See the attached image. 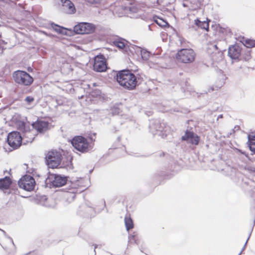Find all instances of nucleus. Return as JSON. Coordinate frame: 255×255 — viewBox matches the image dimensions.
Segmentation results:
<instances>
[{"label": "nucleus", "instance_id": "1", "mask_svg": "<svg viewBox=\"0 0 255 255\" xmlns=\"http://www.w3.org/2000/svg\"><path fill=\"white\" fill-rule=\"evenodd\" d=\"M117 82L124 89L134 90L137 84L136 77L129 70H123L117 74Z\"/></svg>", "mask_w": 255, "mask_h": 255}, {"label": "nucleus", "instance_id": "2", "mask_svg": "<svg viewBox=\"0 0 255 255\" xmlns=\"http://www.w3.org/2000/svg\"><path fill=\"white\" fill-rule=\"evenodd\" d=\"M150 132L154 135L165 137L169 133V128L159 121H152L149 125Z\"/></svg>", "mask_w": 255, "mask_h": 255}, {"label": "nucleus", "instance_id": "3", "mask_svg": "<svg viewBox=\"0 0 255 255\" xmlns=\"http://www.w3.org/2000/svg\"><path fill=\"white\" fill-rule=\"evenodd\" d=\"M14 81L18 85L29 86L33 82V77L28 73L22 70H17L12 74Z\"/></svg>", "mask_w": 255, "mask_h": 255}, {"label": "nucleus", "instance_id": "4", "mask_svg": "<svg viewBox=\"0 0 255 255\" xmlns=\"http://www.w3.org/2000/svg\"><path fill=\"white\" fill-rule=\"evenodd\" d=\"M71 144L77 150L82 153L88 152L91 149L87 139L83 136H75L71 140Z\"/></svg>", "mask_w": 255, "mask_h": 255}, {"label": "nucleus", "instance_id": "5", "mask_svg": "<svg viewBox=\"0 0 255 255\" xmlns=\"http://www.w3.org/2000/svg\"><path fill=\"white\" fill-rule=\"evenodd\" d=\"M45 158L49 168H56L60 165L62 155L60 152L56 150H51L47 153Z\"/></svg>", "mask_w": 255, "mask_h": 255}, {"label": "nucleus", "instance_id": "6", "mask_svg": "<svg viewBox=\"0 0 255 255\" xmlns=\"http://www.w3.org/2000/svg\"><path fill=\"white\" fill-rule=\"evenodd\" d=\"M196 54L192 49H181L176 55V58L179 62L183 63H191L195 58Z\"/></svg>", "mask_w": 255, "mask_h": 255}, {"label": "nucleus", "instance_id": "7", "mask_svg": "<svg viewBox=\"0 0 255 255\" xmlns=\"http://www.w3.org/2000/svg\"><path fill=\"white\" fill-rule=\"evenodd\" d=\"M36 183L34 178L29 175L23 176L18 181L20 188L28 191L34 190Z\"/></svg>", "mask_w": 255, "mask_h": 255}, {"label": "nucleus", "instance_id": "8", "mask_svg": "<svg viewBox=\"0 0 255 255\" xmlns=\"http://www.w3.org/2000/svg\"><path fill=\"white\" fill-rule=\"evenodd\" d=\"M95 30V26L94 24L81 22L77 24L74 27V31L77 34H88L93 33Z\"/></svg>", "mask_w": 255, "mask_h": 255}, {"label": "nucleus", "instance_id": "9", "mask_svg": "<svg viewBox=\"0 0 255 255\" xmlns=\"http://www.w3.org/2000/svg\"><path fill=\"white\" fill-rule=\"evenodd\" d=\"M120 14L126 13V16L133 18H137L141 17L142 11L140 7L136 4H132L129 2V4L127 5L126 11L123 9Z\"/></svg>", "mask_w": 255, "mask_h": 255}, {"label": "nucleus", "instance_id": "10", "mask_svg": "<svg viewBox=\"0 0 255 255\" xmlns=\"http://www.w3.org/2000/svg\"><path fill=\"white\" fill-rule=\"evenodd\" d=\"M22 137L19 132L12 131L7 136V142L14 149L18 147L21 144Z\"/></svg>", "mask_w": 255, "mask_h": 255}, {"label": "nucleus", "instance_id": "11", "mask_svg": "<svg viewBox=\"0 0 255 255\" xmlns=\"http://www.w3.org/2000/svg\"><path fill=\"white\" fill-rule=\"evenodd\" d=\"M94 70L97 72H103L107 69L106 61L103 56H97L94 59Z\"/></svg>", "mask_w": 255, "mask_h": 255}, {"label": "nucleus", "instance_id": "12", "mask_svg": "<svg viewBox=\"0 0 255 255\" xmlns=\"http://www.w3.org/2000/svg\"><path fill=\"white\" fill-rule=\"evenodd\" d=\"M182 140L196 145L199 143L200 137L193 131L187 130L185 131V134L182 136Z\"/></svg>", "mask_w": 255, "mask_h": 255}, {"label": "nucleus", "instance_id": "13", "mask_svg": "<svg viewBox=\"0 0 255 255\" xmlns=\"http://www.w3.org/2000/svg\"><path fill=\"white\" fill-rule=\"evenodd\" d=\"M128 48L131 52H134L137 55L140 54L142 59L144 61L148 60L150 58V53L147 50L142 49L138 46L131 45Z\"/></svg>", "mask_w": 255, "mask_h": 255}, {"label": "nucleus", "instance_id": "14", "mask_svg": "<svg viewBox=\"0 0 255 255\" xmlns=\"http://www.w3.org/2000/svg\"><path fill=\"white\" fill-rule=\"evenodd\" d=\"M127 41L117 35H113V47H117L120 50L126 51L128 47Z\"/></svg>", "mask_w": 255, "mask_h": 255}, {"label": "nucleus", "instance_id": "15", "mask_svg": "<svg viewBox=\"0 0 255 255\" xmlns=\"http://www.w3.org/2000/svg\"><path fill=\"white\" fill-rule=\"evenodd\" d=\"M62 3V9L67 14H73L76 12V8L73 3L70 0H60Z\"/></svg>", "mask_w": 255, "mask_h": 255}, {"label": "nucleus", "instance_id": "16", "mask_svg": "<svg viewBox=\"0 0 255 255\" xmlns=\"http://www.w3.org/2000/svg\"><path fill=\"white\" fill-rule=\"evenodd\" d=\"M32 127L38 132L42 133L48 129L49 123L46 121L38 120L32 124Z\"/></svg>", "mask_w": 255, "mask_h": 255}, {"label": "nucleus", "instance_id": "17", "mask_svg": "<svg viewBox=\"0 0 255 255\" xmlns=\"http://www.w3.org/2000/svg\"><path fill=\"white\" fill-rule=\"evenodd\" d=\"M241 48L237 45H232L228 49V55L233 59H238L240 56Z\"/></svg>", "mask_w": 255, "mask_h": 255}, {"label": "nucleus", "instance_id": "18", "mask_svg": "<svg viewBox=\"0 0 255 255\" xmlns=\"http://www.w3.org/2000/svg\"><path fill=\"white\" fill-rule=\"evenodd\" d=\"M66 182L67 178L66 177L58 175H55L52 183L55 187H61L64 185Z\"/></svg>", "mask_w": 255, "mask_h": 255}, {"label": "nucleus", "instance_id": "19", "mask_svg": "<svg viewBox=\"0 0 255 255\" xmlns=\"http://www.w3.org/2000/svg\"><path fill=\"white\" fill-rule=\"evenodd\" d=\"M11 184V180L9 177H6L0 179V189H7Z\"/></svg>", "mask_w": 255, "mask_h": 255}, {"label": "nucleus", "instance_id": "20", "mask_svg": "<svg viewBox=\"0 0 255 255\" xmlns=\"http://www.w3.org/2000/svg\"><path fill=\"white\" fill-rule=\"evenodd\" d=\"M194 24L198 28L205 29L207 31L209 29V22L206 21H200L198 18L194 20Z\"/></svg>", "mask_w": 255, "mask_h": 255}, {"label": "nucleus", "instance_id": "21", "mask_svg": "<svg viewBox=\"0 0 255 255\" xmlns=\"http://www.w3.org/2000/svg\"><path fill=\"white\" fill-rule=\"evenodd\" d=\"M248 142L250 150L253 152H255V135H249Z\"/></svg>", "mask_w": 255, "mask_h": 255}, {"label": "nucleus", "instance_id": "22", "mask_svg": "<svg viewBox=\"0 0 255 255\" xmlns=\"http://www.w3.org/2000/svg\"><path fill=\"white\" fill-rule=\"evenodd\" d=\"M91 97L99 99H103L104 95L99 89L93 90L90 93Z\"/></svg>", "mask_w": 255, "mask_h": 255}, {"label": "nucleus", "instance_id": "23", "mask_svg": "<svg viewBox=\"0 0 255 255\" xmlns=\"http://www.w3.org/2000/svg\"><path fill=\"white\" fill-rule=\"evenodd\" d=\"M125 223L127 231H129L133 227V224L132 220L130 217L126 216L125 218Z\"/></svg>", "mask_w": 255, "mask_h": 255}, {"label": "nucleus", "instance_id": "24", "mask_svg": "<svg viewBox=\"0 0 255 255\" xmlns=\"http://www.w3.org/2000/svg\"><path fill=\"white\" fill-rule=\"evenodd\" d=\"M12 121L14 123L15 126L18 129L22 130L25 128V124L23 121L16 120L15 119H13Z\"/></svg>", "mask_w": 255, "mask_h": 255}, {"label": "nucleus", "instance_id": "25", "mask_svg": "<svg viewBox=\"0 0 255 255\" xmlns=\"http://www.w3.org/2000/svg\"><path fill=\"white\" fill-rule=\"evenodd\" d=\"M128 242L130 244L135 243L136 244H138V242L137 240L136 239V235H130L128 237Z\"/></svg>", "mask_w": 255, "mask_h": 255}, {"label": "nucleus", "instance_id": "26", "mask_svg": "<svg viewBox=\"0 0 255 255\" xmlns=\"http://www.w3.org/2000/svg\"><path fill=\"white\" fill-rule=\"evenodd\" d=\"M216 54H213L212 55V58L213 59V60H214L215 61H218L219 60H221V59H222L223 58V53L221 51H218L217 53V56H218V58H216Z\"/></svg>", "mask_w": 255, "mask_h": 255}, {"label": "nucleus", "instance_id": "27", "mask_svg": "<svg viewBox=\"0 0 255 255\" xmlns=\"http://www.w3.org/2000/svg\"><path fill=\"white\" fill-rule=\"evenodd\" d=\"M245 45L247 47H252L255 46V42L251 40H246Z\"/></svg>", "mask_w": 255, "mask_h": 255}, {"label": "nucleus", "instance_id": "28", "mask_svg": "<svg viewBox=\"0 0 255 255\" xmlns=\"http://www.w3.org/2000/svg\"><path fill=\"white\" fill-rule=\"evenodd\" d=\"M53 28L55 31H56V32H57L59 33H62L64 30V29L62 27H61L59 25H55L53 27Z\"/></svg>", "mask_w": 255, "mask_h": 255}, {"label": "nucleus", "instance_id": "29", "mask_svg": "<svg viewBox=\"0 0 255 255\" xmlns=\"http://www.w3.org/2000/svg\"><path fill=\"white\" fill-rule=\"evenodd\" d=\"M86 1L91 4H98L100 3L101 0H86Z\"/></svg>", "mask_w": 255, "mask_h": 255}, {"label": "nucleus", "instance_id": "30", "mask_svg": "<svg viewBox=\"0 0 255 255\" xmlns=\"http://www.w3.org/2000/svg\"><path fill=\"white\" fill-rule=\"evenodd\" d=\"M25 101L27 103L30 104V103H31V102L34 101V98L32 97H31V96H27L25 98Z\"/></svg>", "mask_w": 255, "mask_h": 255}, {"label": "nucleus", "instance_id": "31", "mask_svg": "<svg viewBox=\"0 0 255 255\" xmlns=\"http://www.w3.org/2000/svg\"><path fill=\"white\" fill-rule=\"evenodd\" d=\"M248 238H249V237ZM248 240H249V239H248L246 241V242L243 248L242 249L241 252L240 253V254L238 255H241L242 254L243 251L245 249Z\"/></svg>", "mask_w": 255, "mask_h": 255}, {"label": "nucleus", "instance_id": "32", "mask_svg": "<svg viewBox=\"0 0 255 255\" xmlns=\"http://www.w3.org/2000/svg\"><path fill=\"white\" fill-rule=\"evenodd\" d=\"M114 109H115V108L113 107V112H112L113 114H114V113H115V114H118V113H119V109H118V110H117L115 109V110H116V111H115V112H114Z\"/></svg>", "mask_w": 255, "mask_h": 255}, {"label": "nucleus", "instance_id": "33", "mask_svg": "<svg viewBox=\"0 0 255 255\" xmlns=\"http://www.w3.org/2000/svg\"><path fill=\"white\" fill-rule=\"evenodd\" d=\"M154 22H156L158 25L160 26H162L163 24H162L161 22H159L157 19H154Z\"/></svg>", "mask_w": 255, "mask_h": 255}, {"label": "nucleus", "instance_id": "34", "mask_svg": "<svg viewBox=\"0 0 255 255\" xmlns=\"http://www.w3.org/2000/svg\"><path fill=\"white\" fill-rule=\"evenodd\" d=\"M251 170L255 172V168L251 167Z\"/></svg>", "mask_w": 255, "mask_h": 255}, {"label": "nucleus", "instance_id": "35", "mask_svg": "<svg viewBox=\"0 0 255 255\" xmlns=\"http://www.w3.org/2000/svg\"><path fill=\"white\" fill-rule=\"evenodd\" d=\"M214 47H215V48L216 50H217L218 47H217V45H214Z\"/></svg>", "mask_w": 255, "mask_h": 255}, {"label": "nucleus", "instance_id": "36", "mask_svg": "<svg viewBox=\"0 0 255 255\" xmlns=\"http://www.w3.org/2000/svg\"><path fill=\"white\" fill-rule=\"evenodd\" d=\"M160 20L162 21V22H163V23H167L165 21H164V20H163L162 19H160Z\"/></svg>", "mask_w": 255, "mask_h": 255}, {"label": "nucleus", "instance_id": "37", "mask_svg": "<svg viewBox=\"0 0 255 255\" xmlns=\"http://www.w3.org/2000/svg\"><path fill=\"white\" fill-rule=\"evenodd\" d=\"M210 90H211V91H213V90H214V89H213V88H211L210 89Z\"/></svg>", "mask_w": 255, "mask_h": 255}, {"label": "nucleus", "instance_id": "38", "mask_svg": "<svg viewBox=\"0 0 255 255\" xmlns=\"http://www.w3.org/2000/svg\"><path fill=\"white\" fill-rule=\"evenodd\" d=\"M112 51H113H113H117V50H114V49H113Z\"/></svg>", "mask_w": 255, "mask_h": 255}, {"label": "nucleus", "instance_id": "39", "mask_svg": "<svg viewBox=\"0 0 255 255\" xmlns=\"http://www.w3.org/2000/svg\"><path fill=\"white\" fill-rule=\"evenodd\" d=\"M120 137H118V139L119 141L120 140Z\"/></svg>", "mask_w": 255, "mask_h": 255}, {"label": "nucleus", "instance_id": "40", "mask_svg": "<svg viewBox=\"0 0 255 255\" xmlns=\"http://www.w3.org/2000/svg\"><path fill=\"white\" fill-rule=\"evenodd\" d=\"M90 138H91V139L92 140H93V138H92V137H90Z\"/></svg>", "mask_w": 255, "mask_h": 255}, {"label": "nucleus", "instance_id": "41", "mask_svg": "<svg viewBox=\"0 0 255 255\" xmlns=\"http://www.w3.org/2000/svg\"><path fill=\"white\" fill-rule=\"evenodd\" d=\"M96 133H94V134H93V135H94V136H96Z\"/></svg>", "mask_w": 255, "mask_h": 255}, {"label": "nucleus", "instance_id": "42", "mask_svg": "<svg viewBox=\"0 0 255 255\" xmlns=\"http://www.w3.org/2000/svg\"><path fill=\"white\" fill-rule=\"evenodd\" d=\"M149 65L150 67L151 66V64H150V63H149Z\"/></svg>", "mask_w": 255, "mask_h": 255}]
</instances>
